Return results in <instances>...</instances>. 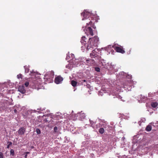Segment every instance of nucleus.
Segmentation results:
<instances>
[{"mask_svg":"<svg viewBox=\"0 0 158 158\" xmlns=\"http://www.w3.org/2000/svg\"><path fill=\"white\" fill-rule=\"evenodd\" d=\"M140 100H141V102H143L144 101L143 99H144L145 98H146V97H144V96L142 97V95H140Z\"/></svg>","mask_w":158,"mask_h":158,"instance_id":"nucleus-20","label":"nucleus"},{"mask_svg":"<svg viewBox=\"0 0 158 158\" xmlns=\"http://www.w3.org/2000/svg\"><path fill=\"white\" fill-rule=\"evenodd\" d=\"M36 133H37V134H40V130L38 129V128H37L36 129Z\"/></svg>","mask_w":158,"mask_h":158,"instance_id":"nucleus-22","label":"nucleus"},{"mask_svg":"<svg viewBox=\"0 0 158 158\" xmlns=\"http://www.w3.org/2000/svg\"><path fill=\"white\" fill-rule=\"evenodd\" d=\"M146 130L148 131H149L152 130V127L150 125H148L146 128Z\"/></svg>","mask_w":158,"mask_h":158,"instance_id":"nucleus-17","label":"nucleus"},{"mask_svg":"<svg viewBox=\"0 0 158 158\" xmlns=\"http://www.w3.org/2000/svg\"><path fill=\"white\" fill-rule=\"evenodd\" d=\"M150 124H152V123H150Z\"/></svg>","mask_w":158,"mask_h":158,"instance_id":"nucleus-39","label":"nucleus"},{"mask_svg":"<svg viewBox=\"0 0 158 158\" xmlns=\"http://www.w3.org/2000/svg\"><path fill=\"white\" fill-rule=\"evenodd\" d=\"M86 38L85 37V36H83L81 38V43L82 44H84L85 45L86 44H85V43L86 42Z\"/></svg>","mask_w":158,"mask_h":158,"instance_id":"nucleus-14","label":"nucleus"},{"mask_svg":"<svg viewBox=\"0 0 158 158\" xmlns=\"http://www.w3.org/2000/svg\"><path fill=\"white\" fill-rule=\"evenodd\" d=\"M34 83V84L35 86L34 87H36V86H38V84H37V81H35ZM33 88H34V87H33Z\"/></svg>","mask_w":158,"mask_h":158,"instance_id":"nucleus-25","label":"nucleus"},{"mask_svg":"<svg viewBox=\"0 0 158 158\" xmlns=\"http://www.w3.org/2000/svg\"><path fill=\"white\" fill-rule=\"evenodd\" d=\"M14 112L15 113H17V110H16V109H15L14 110Z\"/></svg>","mask_w":158,"mask_h":158,"instance_id":"nucleus-32","label":"nucleus"},{"mask_svg":"<svg viewBox=\"0 0 158 158\" xmlns=\"http://www.w3.org/2000/svg\"><path fill=\"white\" fill-rule=\"evenodd\" d=\"M136 83V82L135 81H133L132 80H129V86H130L131 87L133 86V87H134V85Z\"/></svg>","mask_w":158,"mask_h":158,"instance_id":"nucleus-12","label":"nucleus"},{"mask_svg":"<svg viewBox=\"0 0 158 158\" xmlns=\"http://www.w3.org/2000/svg\"><path fill=\"white\" fill-rule=\"evenodd\" d=\"M26 131V129L24 127H20L18 130V132L19 135H24Z\"/></svg>","mask_w":158,"mask_h":158,"instance_id":"nucleus-5","label":"nucleus"},{"mask_svg":"<svg viewBox=\"0 0 158 158\" xmlns=\"http://www.w3.org/2000/svg\"><path fill=\"white\" fill-rule=\"evenodd\" d=\"M17 78L19 79L20 78H21L22 79V75L20 74H18V75H17Z\"/></svg>","mask_w":158,"mask_h":158,"instance_id":"nucleus-24","label":"nucleus"},{"mask_svg":"<svg viewBox=\"0 0 158 158\" xmlns=\"http://www.w3.org/2000/svg\"><path fill=\"white\" fill-rule=\"evenodd\" d=\"M49 75H50V77H52L54 76V73L52 71L47 72L45 75V77H47Z\"/></svg>","mask_w":158,"mask_h":158,"instance_id":"nucleus-11","label":"nucleus"},{"mask_svg":"<svg viewBox=\"0 0 158 158\" xmlns=\"http://www.w3.org/2000/svg\"><path fill=\"white\" fill-rule=\"evenodd\" d=\"M24 68H25V73H28L29 72V69L25 67H24Z\"/></svg>","mask_w":158,"mask_h":158,"instance_id":"nucleus-21","label":"nucleus"},{"mask_svg":"<svg viewBox=\"0 0 158 158\" xmlns=\"http://www.w3.org/2000/svg\"><path fill=\"white\" fill-rule=\"evenodd\" d=\"M63 80V78L60 76L56 77L55 79L54 82L56 84H59Z\"/></svg>","mask_w":158,"mask_h":158,"instance_id":"nucleus-4","label":"nucleus"},{"mask_svg":"<svg viewBox=\"0 0 158 158\" xmlns=\"http://www.w3.org/2000/svg\"><path fill=\"white\" fill-rule=\"evenodd\" d=\"M142 121L144 122L145 121V118H143L142 120Z\"/></svg>","mask_w":158,"mask_h":158,"instance_id":"nucleus-30","label":"nucleus"},{"mask_svg":"<svg viewBox=\"0 0 158 158\" xmlns=\"http://www.w3.org/2000/svg\"><path fill=\"white\" fill-rule=\"evenodd\" d=\"M77 116L79 117V119L80 120H82V119L84 118L85 117V114L84 113L81 114H77Z\"/></svg>","mask_w":158,"mask_h":158,"instance_id":"nucleus-10","label":"nucleus"},{"mask_svg":"<svg viewBox=\"0 0 158 158\" xmlns=\"http://www.w3.org/2000/svg\"><path fill=\"white\" fill-rule=\"evenodd\" d=\"M27 155H26L25 156V157H27Z\"/></svg>","mask_w":158,"mask_h":158,"instance_id":"nucleus-37","label":"nucleus"},{"mask_svg":"<svg viewBox=\"0 0 158 158\" xmlns=\"http://www.w3.org/2000/svg\"><path fill=\"white\" fill-rule=\"evenodd\" d=\"M92 42H91V43L89 45V41L88 42V43L87 44H85V46L86 48V49L87 50H89V49L92 50L93 49L94 47V45H92Z\"/></svg>","mask_w":158,"mask_h":158,"instance_id":"nucleus-6","label":"nucleus"},{"mask_svg":"<svg viewBox=\"0 0 158 158\" xmlns=\"http://www.w3.org/2000/svg\"><path fill=\"white\" fill-rule=\"evenodd\" d=\"M29 153V152H27V153Z\"/></svg>","mask_w":158,"mask_h":158,"instance_id":"nucleus-38","label":"nucleus"},{"mask_svg":"<svg viewBox=\"0 0 158 158\" xmlns=\"http://www.w3.org/2000/svg\"><path fill=\"white\" fill-rule=\"evenodd\" d=\"M81 15L83 16V18L82 20H83L89 18V19L90 20L91 19V20H93V19H94L95 17L92 13L87 11H85L83 13H81ZM94 20V19H93Z\"/></svg>","mask_w":158,"mask_h":158,"instance_id":"nucleus-1","label":"nucleus"},{"mask_svg":"<svg viewBox=\"0 0 158 158\" xmlns=\"http://www.w3.org/2000/svg\"><path fill=\"white\" fill-rule=\"evenodd\" d=\"M95 70L97 72H99L100 71V69L99 68L97 67L95 68Z\"/></svg>","mask_w":158,"mask_h":158,"instance_id":"nucleus-28","label":"nucleus"},{"mask_svg":"<svg viewBox=\"0 0 158 158\" xmlns=\"http://www.w3.org/2000/svg\"><path fill=\"white\" fill-rule=\"evenodd\" d=\"M90 121V123L91 124H93L94 122H93V121Z\"/></svg>","mask_w":158,"mask_h":158,"instance_id":"nucleus-34","label":"nucleus"},{"mask_svg":"<svg viewBox=\"0 0 158 158\" xmlns=\"http://www.w3.org/2000/svg\"><path fill=\"white\" fill-rule=\"evenodd\" d=\"M88 61H89V60H86V61H87V62Z\"/></svg>","mask_w":158,"mask_h":158,"instance_id":"nucleus-36","label":"nucleus"},{"mask_svg":"<svg viewBox=\"0 0 158 158\" xmlns=\"http://www.w3.org/2000/svg\"><path fill=\"white\" fill-rule=\"evenodd\" d=\"M29 85V83L28 82H26L24 84L27 87Z\"/></svg>","mask_w":158,"mask_h":158,"instance_id":"nucleus-27","label":"nucleus"},{"mask_svg":"<svg viewBox=\"0 0 158 158\" xmlns=\"http://www.w3.org/2000/svg\"><path fill=\"white\" fill-rule=\"evenodd\" d=\"M71 84L73 87H75L77 84V82L74 80H72L71 81Z\"/></svg>","mask_w":158,"mask_h":158,"instance_id":"nucleus-16","label":"nucleus"},{"mask_svg":"<svg viewBox=\"0 0 158 158\" xmlns=\"http://www.w3.org/2000/svg\"><path fill=\"white\" fill-rule=\"evenodd\" d=\"M151 105L152 107L155 108L157 106L158 104L156 102H153L151 103Z\"/></svg>","mask_w":158,"mask_h":158,"instance_id":"nucleus-15","label":"nucleus"},{"mask_svg":"<svg viewBox=\"0 0 158 158\" xmlns=\"http://www.w3.org/2000/svg\"><path fill=\"white\" fill-rule=\"evenodd\" d=\"M10 154L11 155L14 156L15 155L14 151L13 149H11L10 151Z\"/></svg>","mask_w":158,"mask_h":158,"instance_id":"nucleus-19","label":"nucleus"},{"mask_svg":"<svg viewBox=\"0 0 158 158\" xmlns=\"http://www.w3.org/2000/svg\"><path fill=\"white\" fill-rule=\"evenodd\" d=\"M99 132L100 134H103L104 132V128L102 127L100 128L99 130Z\"/></svg>","mask_w":158,"mask_h":158,"instance_id":"nucleus-18","label":"nucleus"},{"mask_svg":"<svg viewBox=\"0 0 158 158\" xmlns=\"http://www.w3.org/2000/svg\"><path fill=\"white\" fill-rule=\"evenodd\" d=\"M90 25V26L94 28H95L96 27L94 25V22L93 21H92L91 20H90V22H89V23H87V25L88 26L89 25Z\"/></svg>","mask_w":158,"mask_h":158,"instance_id":"nucleus-13","label":"nucleus"},{"mask_svg":"<svg viewBox=\"0 0 158 158\" xmlns=\"http://www.w3.org/2000/svg\"><path fill=\"white\" fill-rule=\"evenodd\" d=\"M90 55V57L92 58H95L98 56L95 50H93L92 51V52L91 53Z\"/></svg>","mask_w":158,"mask_h":158,"instance_id":"nucleus-9","label":"nucleus"},{"mask_svg":"<svg viewBox=\"0 0 158 158\" xmlns=\"http://www.w3.org/2000/svg\"><path fill=\"white\" fill-rule=\"evenodd\" d=\"M0 158H3V154L2 152H0Z\"/></svg>","mask_w":158,"mask_h":158,"instance_id":"nucleus-29","label":"nucleus"},{"mask_svg":"<svg viewBox=\"0 0 158 158\" xmlns=\"http://www.w3.org/2000/svg\"><path fill=\"white\" fill-rule=\"evenodd\" d=\"M18 90L22 94H24L26 92V90L24 89V86L23 85L19 86Z\"/></svg>","mask_w":158,"mask_h":158,"instance_id":"nucleus-8","label":"nucleus"},{"mask_svg":"<svg viewBox=\"0 0 158 158\" xmlns=\"http://www.w3.org/2000/svg\"><path fill=\"white\" fill-rule=\"evenodd\" d=\"M95 16V17L94 18V19H94V20H91V19H90V20H91V21H94V20H95V21H96V16Z\"/></svg>","mask_w":158,"mask_h":158,"instance_id":"nucleus-31","label":"nucleus"},{"mask_svg":"<svg viewBox=\"0 0 158 158\" xmlns=\"http://www.w3.org/2000/svg\"><path fill=\"white\" fill-rule=\"evenodd\" d=\"M8 143H9V144L7 145V148H9L10 147V146L11 145L12 143L10 142H8Z\"/></svg>","mask_w":158,"mask_h":158,"instance_id":"nucleus-23","label":"nucleus"},{"mask_svg":"<svg viewBox=\"0 0 158 158\" xmlns=\"http://www.w3.org/2000/svg\"><path fill=\"white\" fill-rule=\"evenodd\" d=\"M115 50L117 52L123 53L125 52V51L123 50L121 47L118 46L113 47Z\"/></svg>","mask_w":158,"mask_h":158,"instance_id":"nucleus-7","label":"nucleus"},{"mask_svg":"<svg viewBox=\"0 0 158 158\" xmlns=\"http://www.w3.org/2000/svg\"><path fill=\"white\" fill-rule=\"evenodd\" d=\"M84 30L85 33H89L92 36L94 35L93 30L90 27H87V26H86Z\"/></svg>","mask_w":158,"mask_h":158,"instance_id":"nucleus-3","label":"nucleus"},{"mask_svg":"<svg viewBox=\"0 0 158 158\" xmlns=\"http://www.w3.org/2000/svg\"><path fill=\"white\" fill-rule=\"evenodd\" d=\"M57 130H58V128L57 127H55L54 128V132H57Z\"/></svg>","mask_w":158,"mask_h":158,"instance_id":"nucleus-26","label":"nucleus"},{"mask_svg":"<svg viewBox=\"0 0 158 158\" xmlns=\"http://www.w3.org/2000/svg\"><path fill=\"white\" fill-rule=\"evenodd\" d=\"M83 81L84 82H86V81L85 80H83Z\"/></svg>","mask_w":158,"mask_h":158,"instance_id":"nucleus-35","label":"nucleus"},{"mask_svg":"<svg viewBox=\"0 0 158 158\" xmlns=\"http://www.w3.org/2000/svg\"><path fill=\"white\" fill-rule=\"evenodd\" d=\"M99 41V38L98 36H95L94 37L90 38L89 40V45L90 44L91 42H92L93 45H94V47H96L98 44Z\"/></svg>","mask_w":158,"mask_h":158,"instance_id":"nucleus-2","label":"nucleus"},{"mask_svg":"<svg viewBox=\"0 0 158 158\" xmlns=\"http://www.w3.org/2000/svg\"><path fill=\"white\" fill-rule=\"evenodd\" d=\"M129 79L130 78L131 79L132 78V76L131 75L130 76L129 75Z\"/></svg>","mask_w":158,"mask_h":158,"instance_id":"nucleus-33","label":"nucleus"}]
</instances>
